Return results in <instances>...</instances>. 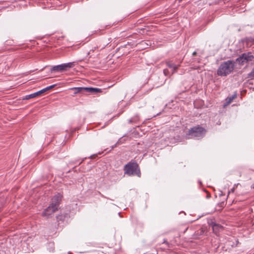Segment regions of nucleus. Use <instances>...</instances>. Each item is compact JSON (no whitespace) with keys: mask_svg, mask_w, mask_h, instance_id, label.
<instances>
[{"mask_svg":"<svg viewBox=\"0 0 254 254\" xmlns=\"http://www.w3.org/2000/svg\"><path fill=\"white\" fill-rule=\"evenodd\" d=\"M138 117L137 116L134 117L131 119H129L128 122L130 124L136 123L138 121Z\"/></svg>","mask_w":254,"mask_h":254,"instance_id":"nucleus-13","label":"nucleus"},{"mask_svg":"<svg viewBox=\"0 0 254 254\" xmlns=\"http://www.w3.org/2000/svg\"><path fill=\"white\" fill-rule=\"evenodd\" d=\"M163 72L166 76H167L170 74V71L168 69H164Z\"/></svg>","mask_w":254,"mask_h":254,"instance_id":"nucleus-15","label":"nucleus"},{"mask_svg":"<svg viewBox=\"0 0 254 254\" xmlns=\"http://www.w3.org/2000/svg\"><path fill=\"white\" fill-rule=\"evenodd\" d=\"M125 173L131 176L136 175L140 177L141 173L138 165L136 162H129L125 166Z\"/></svg>","mask_w":254,"mask_h":254,"instance_id":"nucleus-2","label":"nucleus"},{"mask_svg":"<svg viewBox=\"0 0 254 254\" xmlns=\"http://www.w3.org/2000/svg\"><path fill=\"white\" fill-rule=\"evenodd\" d=\"M43 93L42 90H40L38 92H36L35 93H32V94H29V95H26L24 99H26V100H28V99H31V98H35L37 96H38L39 95H40L41 94H42Z\"/></svg>","mask_w":254,"mask_h":254,"instance_id":"nucleus-11","label":"nucleus"},{"mask_svg":"<svg viewBox=\"0 0 254 254\" xmlns=\"http://www.w3.org/2000/svg\"><path fill=\"white\" fill-rule=\"evenodd\" d=\"M254 189V187H253Z\"/></svg>","mask_w":254,"mask_h":254,"instance_id":"nucleus-20","label":"nucleus"},{"mask_svg":"<svg viewBox=\"0 0 254 254\" xmlns=\"http://www.w3.org/2000/svg\"><path fill=\"white\" fill-rule=\"evenodd\" d=\"M254 58V56L250 52L242 54L236 59V61L240 65H244L249 62L252 61Z\"/></svg>","mask_w":254,"mask_h":254,"instance_id":"nucleus-4","label":"nucleus"},{"mask_svg":"<svg viewBox=\"0 0 254 254\" xmlns=\"http://www.w3.org/2000/svg\"><path fill=\"white\" fill-rule=\"evenodd\" d=\"M210 225L212 227L213 232L216 234L223 229V227L221 225L213 222H211Z\"/></svg>","mask_w":254,"mask_h":254,"instance_id":"nucleus-10","label":"nucleus"},{"mask_svg":"<svg viewBox=\"0 0 254 254\" xmlns=\"http://www.w3.org/2000/svg\"><path fill=\"white\" fill-rule=\"evenodd\" d=\"M56 86V85L54 84V85H52L51 86H49L50 88L51 89L53 88V87H54L55 86Z\"/></svg>","mask_w":254,"mask_h":254,"instance_id":"nucleus-17","label":"nucleus"},{"mask_svg":"<svg viewBox=\"0 0 254 254\" xmlns=\"http://www.w3.org/2000/svg\"><path fill=\"white\" fill-rule=\"evenodd\" d=\"M167 66L170 68L172 74H173L176 71L180 65H176L170 61H167L166 62Z\"/></svg>","mask_w":254,"mask_h":254,"instance_id":"nucleus-9","label":"nucleus"},{"mask_svg":"<svg viewBox=\"0 0 254 254\" xmlns=\"http://www.w3.org/2000/svg\"><path fill=\"white\" fill-rule=\"evenodd\" d=\"M236 97L237 94L235 93L231 96L227 97L226 99V103L224 104V106H226L229 105L233 101V100L236 98Z\"/></svg>","mask_w":254,"mask_h":254,"instance_id":"nucleus-12","label":"nucleus"},{"mask_svg":"<svg viewBox=\"0 0 254 254\" xmlns=\"http://www.w3.org/2000/svg\"><path fill=\"white\" fill-rule=\"evenodd\" d=\"M196 53L195 52H194L193 53V55L194 56L196 55Z\"/></svg>","mask_w":254,"mask_h":254,"instance_id":"nucleus-18","label":"nucleus"},{"mask_svg":"<svg viewBox=\"0 0 254 254\" xmlns=\"http://www.w3.org/2000/svg\"><path fill=\"white\" fill-rule=\"evenodd\" d=\"M61 199L62 196L60 194L58 193L55 195L52 198L50 205L54 207H56L57 210H58Z\"/></svg>","mask_w":254,"mask_h":254,"instance_id":"nucleus-8","label":"nucleus"},{"mask_svg":"<svg viewBox=\"0 0 254 254\" xmlns=\"http://www.w3.org/2000/svg\"><path fill=\"white\" fill-rule=\"evenodd\" d=\"M74 65V63H68L66 64H62L53 66L51 70L56 71H65L67 69L72 67Z\"/></svg>","mask_w":254,"mask_h":254,"instance_id":"nucleus-6","label":"nucleus"},{"mask_svg":"<svg viewBox=\"0 0 254 254\" xmlns=\"http://www.w3.org/2000/svg\"><path fill=\"white\" fill-rule=\"evenodd\" d=\"M248 77L251 78V79H254V67L253 68L251 72L248 74Z\"/></svg>","mask_w":254,"mask_h":254,"instance_id":"nucleus-14","label":"nucleus"},{"mask_svg":"<svg viewBox=\"0 0 254 254\" xmlns=\"http://www.w3.org/2000/svg\"><path fill=\"white\" fill-rule=\"evenodd\" d=\"M235 67V63L228 60L222 63L217 70V74L219 76H224L233 71Z\"/></svg>","mask_w":254,"mask_h":254,"instance_id":"nucleus-1","label":"nucleus"},{"mask_svg":"<svg viewBox=\"0 0 254 254\" xmlns=\"http://www.w3.org/2000/svg\"><path fill=\"white\" fill-rule=\"evenodd\" d=\"M50 89H51V88H50L49 86H48V87L42 89L41 90L43 93L45 92L46 91L49 90Z\"/></svg>","mask_w":254,"mask_h":254,"instance_id":"nucleus-16","label":"nucleus"},{"mask_svg":"<svg viewBox=\"0 0 254 254\" xmlns=\"http://www.w3.org/2000/svg\"><path fill=\"white\" fill-rule=\"evenodd\" d=\"M205 129L199 126L194 127L189 130L188 134L190 137H202L205 134Z\"/></svg>","mask_w":254,"mask_h":254,"instance_id":"nucleus-3","label":"nucleus"},{"mask_svg":"<svg viewBox=\"0 0 254 254\" xmlns=\"http://www.w3.org/2000/svg\"><path fill=\"white\" fill-rule=\"evenodd\" d=\"M72 89L75 90V94H77L82 92L83 91L89 92L91 94H95L102 91L101 89L94 87H74L72 88Z\"/></svg>","mask_w":254,"mask_h":254,"instance_id":"nucleus-5","label":"nucleus"},{"mask_svg":"<svg viewBox=\"0 0 254 254\" xmlns=\"http://www.w3.org/2000/svg\"><path fill=\"white\" fill-rule=\"evenodd\" d=\"M57 208L54 207L51 205L49 206L46 209L44 210V211L42 213V216L43 217H46L47 218H48L51 215H52L53 213H54L55 212L57 211Z\"/></svg>","mask_w":254,"mask_h":254,"instance_id":"nucleus-7","label":"nucleus"},{"mask_svg":"<svg viewBox=\"0 0 254 254\" xmlns=\"http://www.w3.org/2000/svg\"><path fill=\"white\" fill-rule=\"evenodd\" d=\"M119 141H120V140H119V141L117 142V144L119 143Z\"/></svg>","mask_w":254,"mask_h":254,"instance_id":"nucleus-19","label":"nucleus"}]
</instances>
